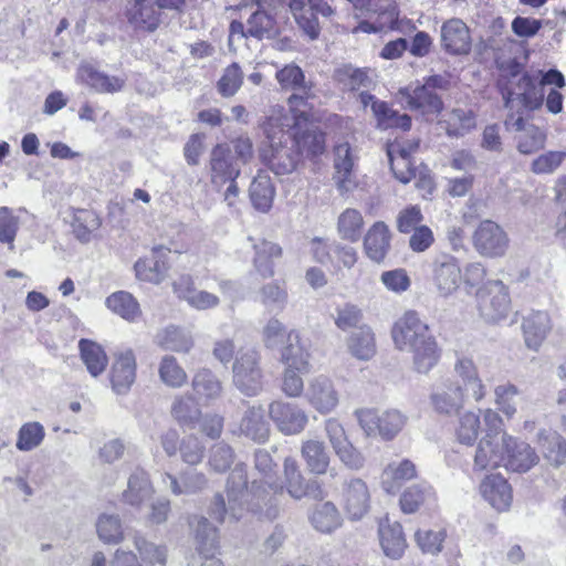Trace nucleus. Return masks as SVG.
<instances>
[{
	"mask_svg": "<svg viewBox=\"0 0 566 566\" xmlns=\"http://www.w3.org/2000/svg\"><path fill=\"white\" fill-rule=\"evenodd\" d=\"M520 394V389L513 384L499 385L494 388L495 405L506 417L512 418L516 413Z\"/></svg>",
	"mask_w": 566,
	"mask_h": 566,
	"instance_id": "nucleus-64",
	"label": "nucleus"
},
{
	"mask_svg": "<svg viewBox=\"0 0 566 566\" xmlns=\"http://www.w3.org/2000/svg\"><path fill=\"white\" fill-rule=\"evenodd\" d=\"M44 436V427L40 422H27L18 432L15 447L20 451H31L42 443Z\"/></svg>",
	"mask_w": 566,
	"mask_h": 566,
	"instance_id": "nucleus-61",
	"label": "nucleus"
},
{
	"mask_svg": "<svg viewBox=\"0 0 566 566\" xmlns=\"http://www.w3.org/2000/svg\"><path fill=\"white\" fill-rule=\"evenodd\" d=\"M133 545L136 549L138 560L144 566H165L168 556V549L166 545L156 544L148 541L139 532H135L132 536Z\"/></svg>",
	"mask_w": 566,
	"mask_h": 566,
	"instance_id": "nucleus-36",
	"label": "nucleus"
},
{
	"mask_svg": "<svg viewBox=\"0 0 566 566\" xmlns=\"http://www.w3.org/2000/svg\"><path fill=\"white\" fill-rule=\"evenodd\" d=\"M380 545L386 556L398 559L405 553L407 542L402 527L398 522L390 523L388 518L379 524Z\"/></svg>",
	"mask_w": 566,
	"mask_h": 566,
	"instance_id": "nucleus-32",
	"label": "nucleus"
},
{
	"mask_svg": "<svg viewBox=\"0 0 566 566\" xmlns=\"http://www.w3.org/2000/svg\"><path fill=\"white\" fill-rule=\"evenodd\" d=\"M172 418L180 424L193 428L200 418V408L191 395L177 396L170 409Z\"/></svg>",
	"mask_w": 566,
	"mask_h": 566,
	"instance_id": "nucleus-49",
	"label": "nucleus"
},
{
	"mask_svg": "<svg viewBox=\"0 0 566 566\" xmlns=\"http://www.w3.org/2000/svg\"><path fill=\"white\" fill-rule=\"evenodd\" d=\"M520 85L524 88L522 93L511 91L503 93L505 108L510 109V113L516 111L520 115L522 108L530 111L539 108L544 101L543 92H538L526 75L520 78Z\"/></svg>",
	"mask_w": 566,
	"mask_h": 566,
	"instance_id": "nucleus-21",
	"label": "nucleus"
},
{
	"mask_svg": "<svg viewBox=\"0 0 566 566\" xmlns=\"http://www.w3.org/2000/svg\"><path fill=\"white\" fill-rule=\"evenodd\" d=\"M292 122L293 118L284 114L281 108L273 109L272 114L262 124L263 133L270 145L294 139V136L290 134Z\"/></svg>",
	"mask_w": 566,
	"mask_h": 566,
	"instance_id": "nucleus-41",
	"label": "nucleus"
},
{
	"mask_svg": "<svg viewBox=\"0 0 566 566\" xmlns=\"http://www.w3.org/2000/svg\"><path fill=\"white\" fill-rule=\"evenodd\" d=\"M260 360L259 352L250 348L240 352L233 363V385L247 397H255L263 390V374Z\"/></svg>",
	"mask_w": 566,
	"mask_h": 566,
	"instance_id": "nucleus-2",
	"label": "nucleus"
},
{
	"mask_svg": "<svg viewBox=\"0 0 566 566\" xmlns=\"http://www.w3.org/2000/svg\"><path fill=\"white\" fill-rule=\"evenodd\" d=\"M417 470L412 461L403 459L386 465L381 473V488L389 494H395L401 485L416 478Z\"/></svg>",
	"mask_w": 566,
	"mask_h": 566,
	"instance_id": "nucleus-29",
	"label": "nucleus"
},
{
	"mask_svg": "<svg viewBox=\"0 0 566 566\" xmlns=\"http://www.w3.org/2000/svg\"><path fill=\"white\" fill-rule=\"evenodd\" d=\"M364 249L371 261L380 263L385 260L390 249V232L384 222H375L368 229L364 238Z\"/></svg>",
	"mask_w": 566,
	"mask_h": 566,
	"instance_id": "nucleus-30",
	"label": "nucleus"
},
{
	"mask_svg": "<svg viewBox=\"0 0 566 566\" xmlns=\"http://www.w3.org/2000/svg\"><path fill=\"white\" fill-rule=\"evenodd\" d=\"M433 409L440 415L451 416L457 413L464 403L462 386L457 381H449L438 388L431 395Z\"/></svg>",
	"mask_w": 566,
	"mask_h": 566,
	"instance_id": "nucleus-28",
	"label": "nucleus"
},
{
	"mask_svg": "<svg viewBox=\"0 0 566 566\" xmlns=\"http://www.w3.org/2000/svg\"><path fill=\"white\" fill-rule=\"evenodd\" d=\"M387 155L395 177L402 184H408L416 172L410 159L411 149L400 147V144H391L388 146Z\"/></svg>",
	"mask_w": 566,
	"mask_h": 566,
	"instance_id": "nucleus-46",
	"label": "nucleus"
},
{
	"mask_svg": "<svg viewBox=\"0 0 566 566\" xmlns=\"http://www.w3.org/2000/svg\"><path fill=\"white\" fill-rule=\"evenodd\" d=\"M343 506L352 520L361 518L369 509L370 494L367 484L361 479L345 482L342 493Z\"/></svg>",
	"mask_w": 566,
	"mask_h": 566,
	"instance_id": "nucleus-17",
	"label": "nucleus"
},
{
	"mask_svg": "<svg viewBox=\"0 0 566 566\" xmlns=\"http://www.w3.org/2000/svg\"><path fill=\"white\" fill-rule=\"evenodd\" d=\"M408 107L422 115H438L443 109V102L438 92H432L424 85H418L412 91H401Z\"/></svg>",
	"mask_w": 566,
	"mask_h": 566,
	"instance_id": "nucleus-27",
	"label": "nucleus"
},
{
	"mask_svg": "<svg viewBox=\"0 0 566 566\" xmlns=\"http://www.w3.org/2000/svg\"><path fill=\"white\" fill-rule=\"evenodd\" d=\"M77 78L98 93H116L124 88L126 80L109 76L90 63H82L77 69Z\"/></svg>",
	"mask_w": 566,
	"mask_h": 566,
	"instance_id": "nucleus-24",
	"label": "nucleus"
},
{
	"mask_svg": "<svg viewBox=\"0 0 566 566\" xmlns=\"http://www.w3.org/2000/svg\"><path fill=\"white\" fill-rule=\"evenodd\" d=\"M504 126L507 132L515 133V147L521 155H533L545 148L547 129L525 120L522 115L509 113Z\"/></svg>",
	"mask_w": 566,
	"mask_h": 566,
	"instance_id": "nucleus-5",
	"label": "nucleus"
},
{
	"mask_svg": "<svg viewBox=\"0 0 566 566\" xmlns=\"http://www.w3.org/2000/svg\"><path fill=\"white\" fill-rule=\"evenodd\" d=\"M227 499L230 503V513L233 520L242 517L243 502L248 495V478L244 464H237L231 471L226 486Z\"/></svg>",
	"mask_w": 566,
	"mask_h": 566,
	"instance_id": "nucleus-22",
	"label": "nucleus"
},
{
	"mask_svg": "<svg viewBox=\"0 0 566 566\" xmlns=\"http://www.w3.org/2000/svg\"><path fill=\"white\" fill-rule=\"evenodd\" d=\"M480 316L488 323L497 324L511 312L507 287L501 281H490L476 292Z\"/></svg>",
	"mask_w": 566,
	"mask_h": 566,
	"instance_id": "nucleus-3",
	"label": "nucleus"
},
{
	"mask_svg": "<svg viewBox=\"0 0 566 566\" xmlns=\"http://www.w3.org/2000/svg\"><path fill=\"white\" fill-rule=\"evenodd\" d=\"M262 158L275 175H289L296 168L300 153L294 139H291L270 145L269 149L263 150Z\"/></svg>",
	"mask_w": 566,
	"mask_h": 566,
	"instance_id": "nucleus-12",
	"label": "nucleus"
},
{
	"mask_svg": "<svg viewBox=\"0 0 566 566\" xmlns=\"http://www.w3.org/2000/svg\"><path fill=\"white\" fill-rule=\"evenodd\" d=\"M20 228V218L9 207H0V242L14 249V241Z\"/></svg>",
	"mask_w": 566,
	"mask_h": 566,
	"instance_id": "nucleus-63",
	"label": "nucleus"
},
{
	"mask_svg": "<svg viewBox=\"0 0 566 566\" xmlns=\"http://www.w3.org/2000/svg\"><path fill=\"white\" fill-rule=\"evenodd\" d=\"M136 357L132 349L115 354L111 367V385L117 395H126L136 379Z\"/></svg>",
	"mask_w": 566,
	"mask_h": 566,
	"instance_id": "nucleus-14",
	"label": "nucleus"
},
{
	"mask_svg": "<svg viewBox=\"0 0 566 566\" xmlns=\"http://www.w3.org/2000/svg\"><path fill=\"white\" fill-rule=\"evenodd\" d=\"M391 337L397 349L410 353L413 369L419 374L429 373L438 363L440 350L428 325L415 311H407L392 328Z\"/></svg>",
	"mask_w": 566,
	"mask_h": 566,
	"instance_id": "nucleus-1",
	"label": "nucleus"
},
{
	"mask_svg": "<svg viewBox=\"0 0 566 566\" xmlns=\"http://www.w3.org/2000/svg\"><path fill=\"white\" fill-rule=\"evenodd\" d=\"M156 344L166 350L188 353L193 347V338L188 331L170 325L157 333Z\"/></svg>",
	"mask_w": 566,
	"mask_h": 566,
	"instance_id": "nucleus-43",
	"label": "nucleus"
},
{
	"mask_svg": "<svg viewBox=\"0 0 566 566\" xmlns=\"http://www.w3.org/2000/svg\"><path fill=\"white\" fill-rule=\"evenodd\" d=\"M504 461L503 467L511 472L525 473L539 462L535 449L525 441L503 433Z\"/></svg>",
	"mask_w": 566,
	"mask_h": 566,
	"instance_id": "nucleus-10",
	"label": "nucleus"
},
{
	"mask_svg": "<svg viewBox=\"0 0 566 566\" xmlns=\"http://www.w3.org/2000/svg\"><path fill=\"white\" fill-rule=\"evenodd\" d=\"M177 297L184 300L189 306L206 311L219 305V297L207 291L198 290L190 276H181L174 283Z\"/></svg>",
	"mask_w": 566,
	"mask_h": 566,
	"instance_id": "nucleus-23",
	"label": "nucleus"
},
{
	"mask_svg": "<svg viewBox=\"0 0 566 566\" xmlns=\"http://www.w3.org/2000/svg\"><path fill=\"white\" fill-rule=\"evenodd\" d=\"M154 494L149 475L142 469H136L128 478L127 489L122 494L124 503L130 506H140Z\"/></svg>",
	"mask_w": 566,
	"mask_h": 566,
	"instance_id": "nucleus-33",
	"label": "nucleus"
},
{
	"mask_svg": "<svg viewBox=\"0 0 566 566\" xmlns=\"http://www.w3.org/2000/svg\"><path fill=\"white\" fill-rule=\"evenodd\" d=\"M301 455L311 473L322 475L327 472L329 454L323 441L317 439L304 440L301 446Z\"/></svg>",
	"mask_w": 566,
	"mask_h": 566,
	"instance_id": "nucleus-37",
	"label": "nucleus"
},
{
	"mask_svg": "<svg viewBox=\"0 0 566 566\" xmlns=\"http://www.w3.org/2000/svg\"><path fill=\"white\" fill-rule=\"evenodd\" d=\"M537 443L544 458L558 468L566 461V440L556 431L542 430L537 436Z\"/></svg>",
	"mask_w": 566,
	"mask_h": 566,
	"instance_id": "nucleus-40",
	"label": "nucleus"
},
{
	"mask_svg": "<svg viewBox=\"0 0 566 566\" xmlns=\"http://www.w3.org/2000/svg\"><path fill=\"white\" fill-rule=\"evenodd\" d=\"M125 14L128 23L135 30L154 32L161 23V12L157 8L156 2L129 4Z\"/></svg>",
	"mask_w": 566,
	"mask_h": 566,
	"instance_id": "nucleus-31",
	"label": "nucleus"
},
{
	"mask_svg": "<svg viewBox=\"0 0 566 566\" xmlns=\"http://www.w3.org/2000/svg\"><path fill=\"white\" fill-rule=\"evenodd\" d=\"M450 137H462L475 127V118L471 111L453 108L441 122Z\"/></svg>",
	"mask_w": 566,
	"mask_h": 566,
	"instance_id": "nucleus-52",
	"label": "nucleus"
},
{
	"mask_svg": "<svg viewBox=\"0 0 566 566\" xmlns=\"http://www.w3.org/2000/svg\"><path fill=\"white\" fill-rule=\"evenodd\" d=\"M475 251L485 258L503 256L509 248L506 232L494 221L483 220L472 234Z\"/></svg>",
	"mask_w": 566,
	"mask_h": 566,
	"instance_id": "nucleus-6",
	"label": "nucleus"
},
{
	"mask_svg": "<svg viewBox=\"0 0 566 566\" xmlns=\"http://www.w3.org/2000/svg\"><path fill=\"white\" fill-rule=\"evenodd\" d=\"M355 415L367 437L380 436L384 440L394 439L407 422V417L396 409L381 413L373 409H361L357 410Z\"/></svg>",
	"mask_w": 566,
	"mask_h": 566,
	"instance_id": "nucleus-4",
	"label": "nucleus"
},
{
	"mask_svg": "<svg viewBox=\"0 0 566 566\" xmlns=\"http://www.w3.org/2000/svg\"><path fill=\"white\" fill-rule=\"evenodd\" d=\"M248 34L262 40L271 39L277 34L275 20L264 10H256L248 19Z\"/></svg>",
	"mask_w": 566,
	"mask_h": 566,
	"instance_id": "nucleus-56",
	"label": "nucleus"
},
{
	"mask_svg": "<svg viewBox=\"0 0 566 566\" xmlns=\"http://www.w3.org/2000/svg\"><path fill=\"white\" fill-rule=\"evenodd\" d=\"M441 44L451 54H468L471 49L468 25L458 18L446 21L441 27Z\"/></svg>",
	"mask_w": 566,
	"mask_h": 566,
	"instance_id": "nucleus-20",
	"label": "nucleus"
},
{
	"mask_svg": "<svg viewBox=\"0 0 566 566\" xmlns=\"http://www.w3.org/2000/svg\"><path fill=\"white\" fill-rule=\"evenodd\" d=\"M284 476L287 493L293 499L301 500L305 496L318 497L322 495L317 482L307 481L300 471L297 461L292 457L284 460Z\"/></svg>",
	"mask_w": 566,
	"mask_h": 566,
	"instance_id": "nucleus-18",
	"label": "nucleus"
},
{
	"mask_svg": "<svg viewBox=\"0 0 566 566\" xmlns=\"http://www.w3.org/2000/svg\"><path fill=\"white\" fill-rule=\"evenodd\" d=\"M209 169L211 182L216 186L235 181L240 175V164L234 159L230 145L218 144L211 149Z\"/></svg>",
	"mask_w": 566,
	"mask_h": 566,
	"instance_id": "nucleus-11",
	"label": "nucleus"
},
{
	"mask_svg": "<svg viewBox=\"0 0 566 566\" xmlns=\"http://www.w3.org/2000/svg\"><path fill=\"white\" fill-rule=\"evenodd\" d=\"M304 397L307 403L321 415L331 413L339 403V392L334 381L324 375L308 380Z\"/></svg>",
	"mask_w": 566,
	"mask_h": 566,
	"instance_id": "nucleus-8",
	"label": "nucleus"
},
{
	"mask_svg": "<svg viewBox=\"0 0 566 566\" xmlns=\"http://www.w3.org/2000/svg\"><path fill=\"white\" fill-rule=\"evenodd\" d=\"M191 387L198 398L214 400L222 392V384L208 368H201L192 377Z\"/></svg>",
	"mask_w": 566,
	"mask_h": 566,
	"instance_id": "nucleus-51",
	"label": "nucleus"
},
{
	"mask_svg": "<svg viewBox=\"0 0 566 566\" xmlns=\"http://www.w3.org/2000/svg\"><path fill=\"white\" fill-rule=\"evenodd\" d=\"M253 249L255 271L264 279L272 277L274 275L273 260L282 256V248L277 243L260 240L253 244Z\"/></svg>",
	"mask_w": 566,
	"mask_h": 566,
	"instance_id": "nucleus-38",
	"label": "nucleus"
},
{
	"mask_svg": "<svg viewBox=\"0 0 566 566\" xmlns=\"http://www.w3.org/2000/svg\"><path fill=\"white\" fill-rule=\"evenodd\" d=\"M269 415L279 431L286 436L301 433L308 423V416L296 403L275 400L269 406Z\"/></svg>",
	"mask_w": 566,
	"mask_h": 566,
	"instance_id": "nucleus-9",
	"label": "nucleus"
},
{
	"mask_svg": "<svg viewBox=\"0 0 566 566\" xmlns=\"http://www.w3.org/2000/svg\"><path fill=\"white\" fill-rule=\"evenodd\" d=\"M158 375L160 380L170 388H180L188 380L186 370L172 355H165L161 358L158 366Z\"/></svg>",
	"mask_w": 566,
	"mask_h": 566,
	"instance_id": "nucleus-54",
	"label": "nucleus"
},
{
	"mask_svg": "<svg viewBox=\"0 0 566 566\" xmlns=\"http://www.w3.org/2000/svg\"><path fill=\"white\" fill-rule=\"evenodd\" d=\"M481 421L480 415L473 411L464 412L458 422L455 436L460 443L472 446L480 432Z\"/></svg>",
	"mask_w": 566,
	"mask_h": 566,
	"instance_id": "nucleus-59",
	"label": "nucleus"
},
{
	"mask_svg": "<svg viewBox=\"0 0 566 566\" xmlns=\"http://www.w3.org/2000/svg\"><path fill=\"white\" fill-rule=\"evenodd\" d=\"M432 490L427 484H415L406 489L400 496V507L403 513H415L430 496Z\"/></svg>",
	"mask_w": 566,
	"mask_h": 566,
	"instance_id": "nucleus-60",
	"label": "nucleus"
},
{
	"mask_svg": "<svg viewBox=\"0 0 566 566\" xmlns=\"http://www.w3.org/2000/svg\"><path fill=\"white\" fill-rule=\"evenodd\" d=\"M169 250L155 249L150 256L138 260L135 263V272L140 281L159 284L169 269L167 255Z\"/></svg>",
	"mask_w": 566,
	"mask_h": 566,
	"instance_id": "nucleus-26",
	"label": "nucleus"
},
{
	"mask_svg": "<svg viewBox=\"0 0 566 566\" xmlns=\"http://www.w3.org/2000/svg\"><path fill=\"white\" fill-rule=\"evenodd\" d=\"M522 328L526 346L537 350L551 331L549 316L546 312L532 313L524 318Z\"/></svg>",
	"mask_w": 566,
	"mask_h": 566,
	"instance_id": "nucleus-35",
	"label": "nucleus"
},
{
	"mask_svg": "<svg viewBox=\"0 0 566 566\" xmlns=\"http://www.w3.org/2000/svg\"><path fill=\"white\" fill-rule=\"evenodd\" d=\"M367 9L376 14V19L373 24L361 23L360 28L364 31L369 32L371 30L378 32L385 29H395L399 15L395 1L371 0Z\"/></svg>",
	"mask_w": 566,
	"mask_h": 566,
	"instance_id": "nucleus-34",
	"label": "nucleus"
},
{
	"mask_svg": "<svg viewBox=\"0 0 566 566\" xmlns=\"http://www.w3.org/2000/svg\"><path fill=\"white\" fill-rule=\"evenodd\" d=\"M239 432L241 436L256 442L264 443L270 437V424L265 419L262 406H251L243 413Z\"/></svg>",
	"mask_w": 566,
	"mask_h": 566,
	"instance_id": "nucleus-25",
	"label": "nucleus"
},
{
	"mask_svg": "<svg viewBox=\"0 0 566 566\" xmlns=\"http://www.w3.org/2000/svg\"><path fill=\"white\" fill-rule=\"evenodd\" d=\"M249 195L256 210L268 212L272 207L275 196V189L270 176L264 172H259L250 185Z\"/></svg>",
	"mask_w": 566,
	"mask_h": 566,
	"instance_id": "nucleus-45",
	"label": "nucleus"
},
{
	"mask_svg": "<svg viewBox=\"0 0 566 566\" xmlns=\"http://www.w3.org/2000/svg\"><path fill=\"white\" fill-rule=\"evenodd\" d=\"M430 268L432 284L440 296L448 297L459 289L462 273L455 256L440 253L432 260Z\"/></svg>",
	"mask_w": 566,
	"mask_h": 566,
	"instance_id": "nucleus-7",
	"label": "nucleus"
},
{
	"mask_svg": "<svg viewBox=\"0 0 566 566\" xmlns=\"http://www.w3.org/2000/svg\"><path fill=\"white\" fill-rule=\"evenodd\" d=\"M565 160V150H546L532 160L530 170L534 175H553Z\"/></svg>",
	"mask_w": 566,
	"mask_h": 566,
	"instance_id": "nucleus-58",
	"label": "nucleus"
},
{
	"mask_svg": "<svg viewBox=\"0 0 566 566\" xmlns=\"http://www.w3.org/2000/svg\"><path fill=\"white\" fill-rule=\"evenodd\" d=\"M479 490L482 497L496 511L505 512L511 507L512 488L501 474L486 475L481 481Z\"/></svg>",
	"mask_w": 566,
	"mask_h": 566,
	"instance_id": "nucleus-15",
	"label": "nucleus"
},
{
	"mask_svg": "<svg viewBox=\"0 0 566 566\" xmlns=\"http://www.w3.org/2000/svg\"><path fill=\"white\" fill-rule=\"evenodd\" d=\"M96 533L104 544H118L124 538L122 521L115 514H101L96 521Z\"/></svg>",
	"mask_w": 566,
	"mask_h": 566,
	"instance_id": "nucleus-55",
	"label": "nucleus"
},
{
	"mask_svg": "<svg viewBox=\"0 0 566 566\" xmlns=\"http://www.w3.org/2000/svg\"><path fill=\"white\" fill-rule=\"evenodd\" d=\"M504 448L503 433L501 437L485 433V436L479 441L475 449L473 471L482 472L503 465Z\"/></svg>",
	"mask_w": 566,
	"mask_h": 566,
	"instance_id": "nucleus-13",
	"label": "nucleus"
},
{
	"mask_svg": "<svg viewBox=\"0 0 566 566\" xmlns=\"http://www.w3.org/2000/svg\"><path fill=\"white\" fill-rule=\"evenodd\" d=\"M457 376L462 380L467 391H471L475 401L485 396V387L482 384L473 361L469 358H461L454 365Z\"/></svg>",
	"mask_w": 566,
	"mask_h": 566,
	"instance_id": "nucleus-50",
	"label": "nucleus"
},
{
	"mask_svg": "<svg viewBox=\"0 0 566 566\" xmlns=\"http://www.w3.org/2000/svg\"><path fill=\"white\" fill-rule=\"evenodd\" d=\"M188 524L195 541L196 551L202 556H213L219 548L218 528L201 515H191Z\"/></svg>",
	"mask_w": 566,
	"mask_h": 566,
	"instance_id": "nucleus-16",
	"label": "nucleus"
},
{
	"mask_svg": "<svg viewBox=\"0 0 566 566\" xmlns=\"http://www.w3.org/2000/svg\"><path fill=\"white\" fill-rule=\"evenodd\" d=\"M364 224L360 211L347 208L337 219V232L343 240L357 242L361 237Z\"/></svg>",
	"mask_w": 566,
	"mask_h": 566,
	"instance_id": "nucleus-53",
	"label": "nucleus"
},
{
	"mask_svg": "<svg viewBox=\"0 0 566 566\" xmlns=\"http://www.w3.org/2000/svg\"><path fill=\"white\" fill-rule=\"evenodd\" d=\"M243 72L238 63L227 66L217 83V90L222 97H231L240 90L243 83Z\"/></svg>",
	"mask_w": 566,
	"mask_h": 566,
	"instance_id": "nucleus-62",
	"label": "nucleus"
},
{
	"mask_svg": "<svg viewBox=\"0 0 566 566\" xmlns=\"http://www.w3.org/2000/svg\"><path fill=\"white\" fill-rule=\"evenodd\" d=\"M310 521L318 532L331 533L340 526L342 516L334 503L324 502L315 505Z\"/></svg>",
	"mask_w": 566,
	"mask_h": 566,
	"instance_id": "nucleus-47",
	"label": "nucleus"
},
{
	"mask_svg": "<svg viewBox=\"0 0 566 566\" xmlns=\"http://www.w3.org/2000/svg\"><path fill=\"white\" fill-rule=\"evenodd\" d=\"M334 167L336 169L337 186L340 191H349L354 187L352 169L355 158L348 143H340L334 148Z\"/></svg>",
	"mask_w": 566,
	"mask_h": 566,
	"instance_id": "nucleus-39",
	"label": "nucleus"
},
{
	"mask_svg": "<svg viewBox=\"0 0 566 566\" xmlns=\"http://www.w3.org/2000/svg\"><path fill=\"white\" fill-rule=\"evenodd\" d=\"M348 352L357 359L368 360L376 354V340L368 325H360L347 338Z\"/></svg>",
	"mask_w": 566,
	"mask_h": 566,
	"instance_id": "nucleus-42",
	"label": "nucleus"
},
{
	"mask_svg": "<svg viewBox=\"0 0 566 566\" xmlns=\"http://www.w3.org/2000/svg\"><path fill=\"white\" fill-rule=\"evenodd\" d=\"M310 350L306 340H304L296 329H291L286 334L285 345L281 349V360L285 366L296 368L300 373H308Z\"/></svg>",
	"mask_w": 566,
	"mask_h": 566,
	"instance_id": "nucleus-19",
	"label": "nucleus"
},
{
	"mask_svg": "<svg viewBox=\"0 0 566 566\" xmlns=\"http://www.w3.org/2000/svg\"><path fill=\"white\" fill-rule=\"evenodd\" d=\"M334 78L349 91L368 88L371 84V80L366 71L355 69L352 65H343L336 69Z\"/></svg>",
	"mask_w": 566,
	"mask_h": 566,
	"instance_id": "nucleus-57",
	"label": "nucleus"
},
{
	"mask_svg": "<svg viewBox=\"0 0 566 566\" xmlns=\"http://www.w3.org/2000/svg\"><path fill=\"white\" fill-rule=\"evenodd\" d=\"M78 349L81 359L91 376L97 377L105 371L108 364V357L99 344L82 338L78 342Z\"/></svg>",
	"mask_w": 566,
	"mask_h": 566,
	"instance_id": "nucleus-44",
	"label": "nucleus"
},
{
	"mask_svg": "<svg viewBox=\"0 0 566 566\" xmlns=\"http://www.w3.org/2000/svg\"><path fill=\"white\" fill-rule=\"evenodd\" d=\"M106 306L122 318L134 322L140 317L142 311L137 300L128 292L118 291L106 298Z\"/></svg>",
	"mask_w": 566,
	"mask_h": 566,
	"instance_id": "nucleus-48",
	"label": "nucleus"
}]
</instances>
